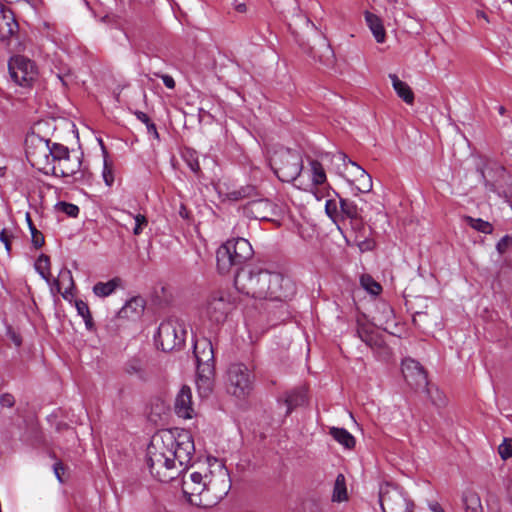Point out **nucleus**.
Wrapping results in <instances>:
<instances>
[{"label":"nucleus","mask_w":512,"mask_h":512,"mask_svg":"<svg viewBox=\"0 0 512 512\" xmlns=\"http://www.w3.org/2000/svg\"><path fill=\"white\" fill-rule=\"evenodd\" d=\"M195 453L191 433L184 429H164L155 433L147 447L150 473L161 482H169L191 465Z\"/></svg>","instance_id":"1"},{"label":"nucleus","mask_w":512,"mask_h":512,"mask_svg":"<svg viewBox=\"0 0 512 512\" xmlns=\"http://www.w3.org/2000/svg\"><path fill=\"white\" fill-rule=\"evenodd\" d=\"M253 248L245 238L227 240L216 252L217 268L221 274H227L232 267H243L253 256Z\"/></svg>","instance_id":"2"},{"label":"nucleus","mask_w":512,"mask_h":512,"mask_svg":"<svg viewBox=\"0 0 512 512\" xmlns=\"http://www.w3.org/2000/svg\"><path fill=\"white\" fill-rule=\"evenodd\" d=\"M193 354L197 366V386L200 393L205 395L212 390V377L214 375V350L211 341L202 337L193 344Z\"/></svg>","instance_id":"3"},{"label":"nucleus","mask_w":512,"mask_h":512,"mask_svg":"<svg viewBox=\"0 0 512 512\" xmlns=\"http://www.w3.org/2000/svg\"><path fill=\"white\" fill-rule=\"evenodd\" d=\"M270 166L280 181L290 183L300 176L303 160L298 151L281 148L271 156Z\"/></svg>","instance_id":"4"},{"label":"nucleus","mask_w":512,"mask_h":512,"mask_svg":"<svg viewBox=\"0 0 512 512\" xmlns=\"http://www.w3.org/2000/svg\"><path fill=\"white\" fill-rule=\"evenodd\" d=\"M263 278L265 281L262 282V290H264L262 299L283 302L290 299L296 292L293 281L281 273L264 270Z\"/></svg>","instance_id":"5"},{"label":"nucleus","mask_w":512,"mask_h":512,"mask_svg":"<svg viewBox=\"0 0 512 512\" xmlns=\"http://www.w3.org/2000/svg\"><path fill=\"white\" fill-rule=\"evenodd\" d=\"M265 269L258 267L244 266L237 270L234 277L235 288L242 294L262 299L264 290H262V282Z\"/></svg>","instance_id":"6"},{"label":"nucleus","mask_w":512,"mask_h":512,"mask_svg":"<svg viewBox=\"0 0 512 512\" xmlns=\"http://www.w3.org/2000/svg\"><path fill=\"white\" fill-rule=\"evenodd\" d=\"M182 491L187 500L198 507H210L216 503V499L210 497L211 483L203 481V476L194 472L189 478L183 479Z\"/></svg>","instance_id":"7"},{"label":"nucleus","mask_w":512,"mask_h":512,"mask_svg":"<svg viewBox=\"0 0 512 512\" xmlns=\"http://www.w3.org/2000/svg\"><path fill=\"white\" fill-rule=\"evenodd\" d=\"M379 501L383 512H412L414 507L407 494L391 483L380 486Z\"/></svg>","instance_id":"8"},{"label":"nucleus","mask_w":512,"mask_h":512,"mask_svg":"<svg viewBox=\"0 0 512 512\" xmlns=\"http://www.w3.org/2000/svg\"><path fill=\"white\" fill-rule=\"evenodd\" d=\"M186 331L182 324L173 319L163 321L155 337L156 345L164 352L179 349L185 341Z\"/></svg>","instance_id":"9"},{"label":"nucleus","mask_w":512,"mask_h":512,"mask_svg":"<svg viewBox=\"0 0 512 512\" xmlns=\"http://www.w3.org/2000/svg\"><path fill=\"white\" fill-rule=\"evenodd\" d=\"M236 306L235 298L224 291L212 292L205 303V316L213 323L224 322L229 312Z\"/></svg>","instance_id":"10"},{"label":"nucleus","mask_w":512,"mask_h":512,"mask_svg":"<svg viewBox=\"0 0 512 512\" xmlns=\"http://www.w3.org/2000/svg\"><path fill=\"white\" fill-rule=\"evenodd\" d=\"M228 390L237 398H244L253 389V374L243 363L231 364L227 371Z\"/></svg>","instance_id":"11"},{"label":"nucleus","mask_w":512,"mask_h":512,"mask_svg":"<svg viewBox=\"0 0 512 512\" xmlns=\"http://www.w3.org/2000/svg\"><path fill=\"white\" fill-rule=\"evenodd\" d=\"M8 69L11 79L22 87H32L38 76L36 64L22 55L11 57Z\"/></svg>","instance_id":"12"},{"label":"nucleus","mask_w":512,"mask_h":512,"mask_svg":"<svg viewBox=\"0 0 512 512\" xmlns=\"http://www.w3.org/2000/svg\"><path fill=\"white\" fill-rule=\"evenodd\" d=\"M50 140L33 137L26 144V157L33 167L50 165Z\"/></svg>","instance_id":"13"},{"label":"nucleus","mask_w":512,"mask_h":512,"mask_svg":"<svg viewBox=\"0 0 512 512\" xmlns=\"http://www.w3.org/2000/svg\"><path fill=\"white\" fill-rule=\"evenodd\" d=\"M341 175L357 192L368 193L372 189V177L356 162H350Z\"/></svg>","instance_id":"14"},{"label":"nucleus","mask_w":512,"mask_h":512,"mask_svg":"<svg viewBox=\"0 0 512 512\" xmlns=\"http://www.w3.org/2000/svg\"><path fill=\"white\" fill-rule=\"evenodd\" d=\"M52 173L54 176L60 177H73V181H83L85 178L90 177V173L87 168H82V160L80 157L75 159L67 158L59 164L52 165Z\"/></svg>","instance_id":"15"},{"label":"nucleus","mask_w":512,"mask_h":512,"mask_svg":"<svg viewBox=\"0 0 512 512\" xmlns=\"http://www.w3.org/2000/svg\"><path fill=\"white\" fill-rule=\"evenodd\" d=\"M402 374L413 389H425L428 385L427 373L416 360L407 358L402 362Z\"/></svg>","instance_id":"16"},{"label":"nucleus","mask_w":512,"mask_h":512,"mask_svg":"<svg viewBox=\"0 0 512 512\" xmlns=\"http://www.w3.org/2000/svg\"><path fill=\"white\" fill-rule=\"evenodd\" d=\"M275 208L270 200L258 196L243 206V214L256 220H270L275 215Z\"/></svg>","instance_id":"17"},{"label":"nucleus","mask_w":512,"mask_h":512,"mask_svg":"<svg viewBox=\"0 0 512 512\" xmlns=\"http://www.w3.org/2000/svg\"><path fill=\"white\" fill-rule=\"evenodd\" d=\"M19 31V24L14 13L3 4H0V42L6 46L16 37Z\"/></svg>","instance_id":"18"},{"label":"nucleus","mask_w":512,"mask_h":512,"mask_svg":"<svg viewBox=\"0 0 512 512\" xmlns=\"http://www.w3.org/2000/svg\"><path fill=\"white\" fill-rule=\"evenodd\" d=\"M174 410L179 417L184 419H191L193 417L192 392L189 386L183 385L178 392L175 398Z\"/></svg>","instance_id":"19"},{"label":"nucleus","mask_w":512,"mask_h":512,"mask_svg":"<svg viewBox=\"0 0 512 512\" xmlns=\"http://www.w3.org/2000/svg\"><path fill=\"white\" fill-rule=\"evenodd\" d=\"M505 172L504 166L496 162H488L485 168L481 171L482 177L485 181V187L491 192H497L495 181L502 178Z\"/></svg>","instance_id":"20"},{"label":"nucleus","mask_w":512,"mask_h":512,"mask_svg":"<svg viewBox=\"0 0 512 512\" xmlns=\"http://www.w3.org/2000/svg\"><path fill=\"white\" fill-rule=\"evenodd\" d=\"M357 335L367 346L372 349L379 350L385 347V342L382 336L372 328L366 327L365 325H360L357 329Z\"/></svg>","instance_id":"21"},{"label":"nucleus","mask_w":512,"mask_h":512,"mask_svg":"<svg viewBox=\"0 0 512 512\" xmlns=\"http://www.w3.org/2000/svg\"><path fill=\"white\" fill-rule=\"evenodd\" d=\"M392 86L399 98H401L406 104L412 105L414 103V93L410 86L400 80L396 74H389Z\"/></svg>","instance_id":"22"},{"label":"nucleus","mask_w":512,"mask_h":512,"mask_svg":"<svg viewBox=\"0 0 512 512\" xmlns=\"http://www.w3.org/2000/svg\"><path fill=\"white\" fill-rule=\"evenodd\" d=\"M365 20L376 41L378 43H383L385 41L386 33L382 20L377 15L369 11L365 12Z\"/></svg>","instance_id":"23"},{"label":"nucleus","mask_w":512,"mask_h":512,"mask_svg":"<svg viewBox=\"0 0 512 512\" xmlns=\"http://www.w3.org/2000/svg\"><path fill=\"white\" fill-rule=\"evenodd\" d=\"M260 196L256 186L245 185L240 188L231 190L227 193V198L231 201H239L243 199H254Z\"/></svg>","instance_id":"24"},{"label":"nucleus","mask_w":512,"mask_h":512,"mask_svg":"<svg viewBox=\"0 0 512 512\" xmlns=\"http://www.w3.org/2000/svg\"><path fill=\"white\" fill-rule=\"evenodd\" d=\"M306 394L302 389L292 390L286 393L284 403L287 406L286 414L289 415L295 408L304 405Z\"/></svg>","instance_id":"25"},{"label":"nucleus","mask_w":512,"mask_h":512,"mask_svg":"<svg viewBox=\"0 0 512 512\" xmlns=\"http://www.w3.org/2000/svg\"><path fill=\"white\" fill-rule=\"evenodd\" d=\"M339 206L341 219L348 218L351 220H356L360 218L361 209L358 208L354 201L347 198L339 197Z\"/></svg>","instance_id":"26"},{"label":"nucleus","mask_w":512,"mask_h":512,"mask_svg":"<svg viewBox=\"0 0 512 512\" xmlns=\"http://www.w3.org/2000/svg\"><path fill=\"white\" fill-rule=\"evenodd\" d=\"M462 501L466 512H483L480 496L476 492L464 491Z\"/></svg>","instance_id":"27"},{"label":"nucleus","mask_w":512,"mask_h":512,"mask_svg":"<svg viewBox=\"0 0 512 512\" xmlns=\"http://www.w3.org/2000/svg\"><path fill=\"white\" fill-rule=\"evenodd\" d=\"M329 434L345 448L351 449L355 446L354 436L344 428L332 427Z\"/></svg>","instance_id":"28"},{"label":"nucleus","mask_w":512,"mask_h":512,"mask_svg":"<svg viewBox=\"0 0 512 512\" xmlns=\"http://www.w3.org/2000/svg\"><path fill=\"white\" fill-rule=\"evenodd\" d=\"M120 284L121 279L117 277L107 282H98L94 285L93 292L96 296L107 297L111 295Z\"/></svg>","instance_id":"29"},{"label":"nucleus","mask_w":512,"mask_h":512,"mask_svg":"<svg viewBox=\"0 0 512 512\" xmlns=\"http://www.w3.org/2000/svg\"><path fill=\"white\" fill-rule=\"evenodd\" d=\"M346 500H348V494L345 476L343 474H338L334 483L332 501L340 503Z\"/></svg>","instance_id":"30"},{"label":"nucleus","mask_w":512,"mask_h":512,"mask_svg":"<svg viewBox=\"0 0 512 512\" xmlns=\"http://www.w3.org/2000/svg\"><path fill=\"white\" fill-rule=\"evenodd\" d=\"M50 164H59L60 162L69 158V149L59 143H50Z\"/></svg>","instance_id":"31"},{"label":"nucleus","mask_w":512,"mask_h":512,"mask_svg":"<svg viewBox=\"0 0 512 512\" xmlns=\"http://www.w3.org/2000/svg\"><path fill=\"white\" fill-rule=\"evenodd\" d=\"M35 269L44 280L49 282L51 276L49 256L41 254L35 262Z\"/></svg>","instance_id":"32"},{"label":"nucleus","mask_w":512,"mask_h":512,"mask_svg":"<svg viewBox=\"0 0 512 512\" xmlns=\"http://www.w3.org/2000/svg\"><path fill=\"white\" fill-rule=\"evenodd\" d=\"M182 157H183L185 163L191 169V171L195 175H197L199 177L200 174H201V168H200V165H199V161H198V157L196 155V152L194 150H191V149H186L183 152Z\"/></svg>","instance_id":"33"},{"label":"nucleus","mask_w":512,"mask_h":512,"mask_svg":"<svg viewBox=\"0 0 512 512\" xmlns=\"http://www.w3.org/2000/svg\"><path fill=\"white\" fill-rule=\"evenodd\" d=\"M312 172V182L315 185H321L326 181V173L322 164L317 160L310 162Z\"/></svg>","instance_id":"34"},{"label":"nucleus","mask_w":512,"mask_h":512,"mask_svg":"<svg viewBox=\"0 0 512 512\" xmlns=\"http://www.w3.org/2000/svg\"><path fill=\"white\" fill-rule=\"evenodd\" d=\"M467 223L475 230L484 234H491L493 232V226L488 221H484L481 218L466 217Z\"/></svg>","instance_id":"35"},{"label":"nucleus","mask_w":512,"mask_h":512,"mask_svg":"<svg viewBox=\"0 0 512 512\" xmlns=\"http://www.w3.org/2000/svg\"><path fill=\"white\" fill-rule=\"evenodd\" d=\"M143 308V300L139 297H135L126 302V304L119 311L120 317H128V312L131 310L134 313H138V309Z\"/></svg>","instance_id":"36"},{"label":"nucleus","mask_w":512,"mask_h":512,"mask_svg":"<svg viewBox=\"0 0 512 512\" xmlns=\"http://www.w3.org/2000/svg\"><path fill=\"white\" fill-rule=\"evenodd\" d=\"M56 209L58 211L65 213L67 216L72 217V218H76L80 212V209L77 205H75L73 203L64 202V201L58 202L56 204Z\"/></svg>","instance_id":"37"},{"label":"nucleus","mask_w":512,"mask_h":512,"mask_svg":"<svg viewBox=\"0 0 512 512\" xmlns=\"http://www.w3.org/2000/svg\"><path fill=\"white\" fill-rule=\"evenodd\" d=\"M325 212L335 222L341 219L340 206L338 205L336 200L326 201Z\"/></svg>","instance_id":"38"},{"label":"nucleus","mask_w":512,"mask_h":512,"mask_svg":"<svg viewBox=\"0 0 512 512\" xmlns=\"http://www.w3.org/2000/svg\"><path fill=\"white\" fill-rule=\"evenodd\" d=\"M361 283L362 286L373 295H378L382 291L381 285L374 281L370 276L362 277Z\"/></svg>","instance_id":"39"},{"label":"nucleus","mask_w":512,"mask_h":512,"mask_svg":"<svg viewBox=\"0 0 512 512\" xmlns=\"http://www.w3.org/2000/svg\"><path fill=\"white\" fill-rule=\"evenodd\" d=\"M498 453L503 460L512 457V438H504L503 442L498 447Z\"/></svg>","instance_id":"40"},{"label":"nucleus","mask_w":512,"mask_h":512,"mask_svg":"<svg viewBox=\"0 0 512 512\" xmlns=\"http://www.w3.org/2000/svg\"><path fill=\"white\" fill-rule=\"evenodd\" d=\"M30 232H31L32 244L34 245V247L37 249L41 248L45 243L43 234L39 230H37V228L35 227L34 224L30 225Z\"/></svg>","instance_id":"41"},{"label":"nucleus","mask_w":512,"mask_h":512,"mask_svg":"<svg viewBox=\"0 0 512 512\" xmlns=\"http://www.w3.org/2000/svg\"><path fill=\"white\" fill-rule=\"evenodd\" d=\"M134 228H133V234L134 235H140L143 231V228L148 224L147 218L142 214H137L134 217Z\"/></svg>","instance_id":"42"},{"label":"nucleus","mask_w":512,"mask_h":512,"mask_svg":"<svg viewBox=\"0 0 512 512\" xmlns=\"http://www.w3.org/2000/svg\"><path fill=\"white\" fill-rule=\"evenodd\" d=\"M14 238V235L12 232L8 231L7 229H2L0 231V241L5 245V249L8 253L11 252V239Z\"/></svg>","instance_id":"43"},{"label":"nucleus","mask_w":512,"mask_h":512,"mask_svg":"<svg viewBox=\"0 0 512 512\" xmlns=\"http://www.w3.org/2000/svg\"><path fill=\"white\" fill-rule=\"evenodd\" d=\"M511 243H512V237L509 235H505L498 241V243L496 245L497 251L500 254H504Z\"/></svg>","instance_id":"44"},{"label":"nucleus","mask_w":512,"mask_h":512,"mask_svg":"<svg viewBox=\"0 0 512 512\" xmlns=\"http://www.w3.org/2000/svg\"><path fill=\"white\" fill-rule=\"evenodd\" d=\"M0 405L5 408H12L15 405V397L10 393L1 394Z\"/></svg>","instance_id":"45"},{"label":"nucleus","mask_w":512,"mask_h":512,"mask_svg":"<svg viewBox=\"0 0 512 512\" xmlns=\"http://www.w3.org/2000/svg\"><path fill=\"white\" fill-rule=\"evenodd\" d=\"M103 178L105 183L108 186H111L114 182V176L112 173V168L108 165L107 161H104V168H103Z\"/></svg>","instance_id":"46"},{"label":"nucleus","mask_w":512,"mask_h":512,"mask_svg":"<svg viewBox=\"0 0 512 512\" xmlns=\"http://www.w3.org/2000/svg\"><path fill=\"white\" fill-rule=\"evenodd\" d=\"M75 307L77 309V312L80 316L85 317V316H88L89 313H90V310H89V307H88V304L86 302H84L83 300H76L75 301Z\"/></svg>","instance_id":"47"},{"label":"nucleus","mask_w":512,"mask_h":512,"mask_svg":"<svg viewBox=\"0 0 512 512\" xmlns=\"http://www.w3.org/2000/svg\"><path fill=\"white\" fill-rule=\"evenodd\" d=\"M155 75L157 77H160L163 80L164 85L168 89H174L175 88L176 83H175V80L173 79L172 76H170L168 74H159V73H155Z\"/></svg>","instance_id":"48"},{"label":"nucleus","mask_w":512,"mask_h":512,"mask_svg":"<svg viewBox=\"0 0 512 512\" xmlns=\"http://www.w3.org/2000/svg\"><path fill=\"white\" fill-rule=\"evenodd\" d=\"M53 470L55 473L56 478L60 483H63L62 474L64 473V465L62 462L58 461L53 465Z\"/></svg>","instance_id":"49"},{"label":"nucleus","mask_w":512,"mask_h":512,"mask_svg":"<svg viewBox=\"0 0 512 512\" xmlns=\"http://www.w3.org/2000/svg\"><path fill=\"white\" fill-rule=\"evenodd\" d=\"M337 160H339L341 163H342V166H343V169L342 170H345V168L347 167V165L350 163V162H353L345 153H338V155L336 156Z\"/></svg>","instance_id":"50"},{"label":"nucleus","mask_w":512,"mask_h":512,"mask_svg":"<svg viewBox=\"0 0 512 512\" xmlns=\"http://www.w3.org/2000/svg\"><path fill=\"white\" fill-rule=\"evenodd\" d=\"M146 128L149 134H152L156 139H159V133L157 131L156 125L152 121H149L146 124Z\"/></svg>","instance_id":"51"},{"label":"nucleus","mask_w":512,"mask_h":512,"mask_svg":"<svg viewBox=\"0 0 512 512\" xmlns=\"http://www.w3.org/2000/svg\"><path fill=\"white\" fill-rule=\"evenodd\" d=\"M134 115L136 116V118H137L139 121H141V122H142V123H144L145 125H146L149 121H151V119L149 118V116H148L146 113L142 112V111L137 110V111H135V112H134Z\"/></svg>","instance_id":"52"},{"label":"nucleus","mask_w":512,"mask_h":512,"mask_svg":"<svg viewBox=\"0 0 512 512\" xmlns=\"http://www.w3.org/2000/svg\"><path fill=\"white\" fill-rule=\"evenodd\" d=\"M57 77L64 86H68L70 81L72 80V75L70 72L65 74H57Z\"/></svg>","instance_id":"53"},{"label":"nucleus","mask_w":512,"mask_h":512,"mask_svg":"<svg viewBox=\"0 0 512 512\" xmlns=\"http://www.w3.org/2000/svg\"><path fill=\"white\" fill-rule=\"evenodd\" d=\"M179 215L183 219H189V217H190V211L186 208V206L184 204L180 205Z\"/></svg>","instance_id":"54"},{"label":"nucleus","mask_w":512,"mask_h":512,"mask_svg":"<svg viewBox=\"0 0 512 512\" xmlns=\"http://www.w3.org/2000/svg\"><path fill=\"white\" fill-rule=\"evenodd\" d=\"M234 9L239 13H244L247 10L245 3H239L237 0L234 1Z\"/></svg>","instance_id":"55"},{"label":"nucleus","mask_w":512,"mask_h":512,"mask_svg":"<svg viewBox=\"0 0 512 512\" xmlns=\"http://www.w3.org/2000/svg\"><path fill=\"white\" fill-rule=\"evenodd\" d=\"M83 320L85 322L86 328L88 330H92L94 327V323H93L91 312L89 313L88 316L83 317Z\"/></svg>","instance_id":"56"},{"label":"nucleus","mask_w":512,"mask_h":512,"mask_svg":"<svg viewBox=\"0 0 512 512\" xmlns=\"http://www.w3.org/2000/svg\"><path fill=\"white\" fill-rule=\"evenodd\" d=\"M506 492L508 501L512 504V479H510L507 483Z\"/></svg>","instance_id":"57"},{"label":"nucleus","mask_w":512,"mask_h":512,"mask_svg":"<svg viewBox=\"0 0 512 512\" xmlns=\"http://www.w3.org/2000/svg\"><path fill=\"white\" fill-rule=\"evenodd\" d=\"M60 276L62 278L67 277L70 280L71 284L73 285V278H72V274H71L70 270H67V269L62 270L60 272Z\"/></svg>","instance_id":"58"},{"label":"nucleus","mask_w":512,"mask_h":512,"mask_svg":"<svg viewBox=\"0 0 512 512\" xmlns=\"http://www.w3.org/2000/svg\"><path fill=\"white\" fill-rule=\"evenodd\" d=\"M51 290L54 291L56 290V292L60 293L61 292V286H60V281L59 279H54L53 280V285L51 287Z\"/></svg>","instance_id":"59"},{"label":"nucleus","mask_w":512,"mask_h":512,"mask_svg":"<svg viewBox=\"0 0 512 512\" xmlns=\"http://www.w3.org/2000/svg\"><path fill=\"white\" fill-rule=\"evenodd\" d=\"M11 339L14 342V344L18 347L22 344L21 337L15 333L12 334Z\"/></svg>","instance_id":"60"},{"label":"nucleus","mask_w":512,"mask_h":512,"mask_svg":"<svg viewBox=\"0 0 512 512\" xmlns=\"http://www.w3.org/2000/svg\"><path fill=\"white\" fill-rule=\"evenodd\" d=\"M140 370V367H138L136 364H129L127 366V372L128 373H136Z\"/></svg>","instance_id":"61"},{"label":"nucleus","mask_w":512,"mask_h":512,"mask_svg":"<svg viewBox=\"0 0 512 512\" xmlns=\"http://www.w3.org/2000/svg\"><path fill=\"white\" fill-rule=\"evenodd\" d=\"M430 508L433 512H445L443 510V508L438 503H434V504L430 505Z\"/></svg>","instance_id":"62"},{"label":"nucleus","mask_w":512,"mask_h":512,"mask_svg":"<svg viewBox=\"0 0 512 512\" xmlns=\"http://www.w3.org/2000/svg\"><path fill=\"white\" fill-rule=\"evenodd\" d=\"M384 312L387 314V319H389L390 317H393V311L390 307H385V310Z\"/></svg>","instance_id":"63"},{"label":"nucleus","mask_w":512,"mask_h":512,"mask_svg":"<svg viewBox=\"0 0 512 512\" xmlns=\"http://www.w3.org/2000/svg\"><path fill=\"white\" fill-rule=\"evenodd\" d=\"M498 112L500 115H504L506 113V109L504 106H499Z\"/></svg>","instance_id":"64"}]
</instances>
